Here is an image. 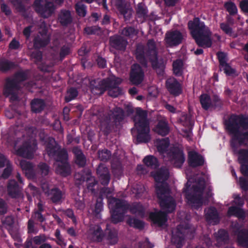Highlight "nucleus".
<instances>
[{"label":"nucleus","mask_w":248,"mask_h":248,"mask_svg":"<svg viewBox=\"0 0 248 248\" xmlns=\"http://www.w3.org/2000/svg\"><path fill=\"white\" fill-rule=\"evenodd\" d=\"M220 68V70H223L224 73L227 76H236V70L235 69L232 68L229 63H227Z\"/></svg>","instance_id":"13d9d810"},{"label":"nucleus","mask_w":248,"mask_h":248,"mask_svg":"<svg viewBox=\"0 0 248 248\" xmlns=\"http://www.w3.org/2000/svg\"><path fill=\"white\" fill-rule=\"evenodd\" d=\"M120 32L122 35L129 37H133L137 33L135 28L131 26H126Z\"/></svg>","instance_id":"5fc2aeb1"},{"label":"nucleus","mask_w":248,"mask_h":248,"mask_svg":"<svg viewBox=\"0 0 248 248\" xmlns=\"http://www.w3.org/2000/svg\"><path fill=\"white\" fill-rule=\"evenodd\" d=\"M91 172L88 171L85 173H78L75 176V183L77 185H82L84 182H87Z\"/></svg>","instance_id":"603ef678"},{"label":"nucleus","mask_w":248,"mask_h":248,"mask_svg":"<svg viewBox=\"0 0 248 248\" xmlns=\"http://www.w3.org/2000/svg\"><path fill=\"white\" fill-rule=\"evenodd\" d=\"M72 152L75 155V163L79 167H84L86 164V157L78 147H74Z\"/></svg>","instance_id":"473e14b6"},{"label":"nucleus","mask_w":248,"mask_h":248,"mask_svg":"<svg viewBox=\"0 0 248 248\" xmlns=\"http://www.w3.org/2000/svg\"><path fill=\"white\" fill-rule=\"evenodd\" d=\"M105 231L99 225H94L90 229L89 236L93 242L101 243L104 240Z\"/></svg>","instance_id":"a878e982"},{"label":"nucleus","mask_w":248,"mask_h":248,"mask_svg":"<svg viewBox=\"0 0 248 248\" xmlns=\"http://www.w3.org/2000/svg\"><path fill=\"white\" fill-rule=\"evenodd\" d=\"M167 170L160 169L155 174L154 178L156 182L160 184L155 187L157 198L162 209L171 213L175 210L176 203L174 199L170 196V189L169 185L165 182L169 178Z\"/></svg>","instance_id":"f03ea898"},{"label":"nucleus","mask_w":248,"mask_h":248,"mask_svg":"<svg viewBox=\"0 0 248 248\" xmlns=\"http://www.w3.org/2000/svg\"><path fill=\"white\" fill-rule=\"evenodd\" d=\"M237 241L239 246L245 247L248 246V230L242 229L241 232L236 235Z\"/></svg>","instance_id":"79ce46f5"},{"label":"nucleus","mask_w":248,"mask_h":248,"mask_svg":"<svg viewBox=\"0 0 248 248\" xmlns=\"http://www.w3.org/2000/svg\"><path fill=\"white\" fill-rule=\"evenodd\" d=\"M144 78V72L142 67L138 63L133 64L129 73V81L133 85H138L141 83Z\"/></svg>","instance_id":"2eb2a0df"},{"label":"nucleus","mask_w":248,"mask_h":248,"mask_svg":"<svg viewBox=\"0 0 248 248\" xmlns=\"http://www.w3.org/2000/svg\"><path fill=\"white\" fill-rule=\"evenodd\" d=\"M184 62L182 59H177L172 62L173 74L176 77H181L183 74Z\"/></svg>","instance_id":"a19ab883"},{"label":"nucleus","mask_w":248,"mask_h":248,"mask_svg":"<svg viewBox=\"0 0 248 248\" xmlns=\"http://www.w3.org/2000/svg\"><path fill=\"white\" fill-rule=\"evenodd\" d=\"M108 204L112 222L117 224L123 221L124 215L128 210L129 203L124 200L110 197L108 199Z\"/></svg>","instance_id":"423d86ee"},{"label":"nucleus","mask_w":248,"mask_h":248,"mask_svg":"<svg viewBox=\"0 0 248 248\" xmlns=\"http://www.w3.org/2000/svg\"><path fill=\"white\" fill-rule=\"evenodd\" d=\"M217 240L218 242L227 244L229 240V235L228 232L224 229H220L218 231Z\"/></svg>","instance_id":"8fccbe9b"},{"label":"nucleus","mask_w":248,"mask_h":248,"mask_svg":"<svg viewBox=\"0 0 248 248\" xmlns=\"http://www.w3.org/2000/svg\"><path fill=\"white\" fill-rule=\"evenodd\" d=\"M169 156L174 167L180 169L182 167L186 159L182 148L179 147L172 148L170 151Z\"/></svg>","instance_id":"dca6fc26"},{"label":"nucleus","mask_w":248,"mask_h":248,"mask_svg":"<svg viewBox=\"0 0 248 248\" xmlns=\"http://www.w3.org/2000/svg\"><path fill=\"white\" fill-rule=\"evenodd\" d=\"M50 41V35L48 33L46 28L39 31L33 40V47L35 49H39L46 47Z\"/></svg>","instance_id":"f3484780"},{"label":"nucleus","mask_w":248,"mask_h":248,"mask_svg":"<svg viewBox=\"0 0 248 248\" xmlns=\"http://www.w3.org/2000/svg\"><path fill=\"white\" fill-rule=\"evenodd\" d=\"M42 189L43 192L52 203L56 205L62 203L63 199V193L59 188L54 187L50 189L47 186H43Z\"/></svg>","instance_id":"4468645a"},{"label":"nucleus","mask_w":248,"mask_h":248,"mask_svg":"<svg viewBox=\"0 0 248 248\" xmlns=\"http://www.w3.org/2000/svg\"><path fill=\"white\" fill-rule=\"evenodd\" d=\"M205 188V183L204 180H199L196 185H193L192 191L190 192L193 193H196L203 196L204 190Z\"/></svg>","instance_id":"a18cd8bd"},{"label":"nucleus","mask_w":248,"mask_h":248,"mask_svg":"<svg viewBox=\"0 0 248 248\" xmlns=\"http://www.w3.org/2000/svg\"><path fill=\"white\" fill-rule=\"evenodd\" d=\"M205 218L206 221L209 224L217 225L220 221L219 213L216 207L211 206L207 210H204Z\"/></svg>","instance_id":"393cba45"},{"label":"nucleus","mask_w":248,"mask_h":248,"mask_svg":"<svg viewBox=\"0 0 248 248\" xmlns=\"http://www.w3.org/2000/svg\"><path fill=\"white\" fill-rule=\"evenodd\" d=\"M46 103L44 100L40 98H34L31 103V111L35 113H41L45 108Z\"/></svg>","instance_id":"e433bc0d"},{"label":"nucleus","mask_w":248,"mask_h":248,"mask_svg":"<svg viewBox=\"0 0 248 248\" xmlns=\"http://www.w3.org/2000/svg\"><path fill=\"white\" fill-rule=\"evenodd\" d=\"M98 155L101 161L106 162L110 158L111 153L108 150L104 149L101 151H98Z\"/></svg>","instance_id":"4d7b16f0"},{"label":"nucleus","mask_w":248,"mask_h":248,"mask_svg":"<svg viewBox=\"0 0 248 248\" xmlns=\"http://www.w3.org/2000/svg\"><path fill=\"white\" fill-rule=\"evenodd\" d=\"M104 239L110 245H114L117 243L118 238V231L114 228H110L108 224L107 225L105 230Z\"/></svg>","instance_id":"cd10ccee"},{"label":"nucleus","mask_w":248,"mask_h":248,"mask_svg":"<svg viewBox=\"0 0 248 248\" xmlns=\"http://www.w3.org/2000/svg\"><path fill=\"white\" fill-rule=\"evenodd\" d=\"M170 145V140L168 138L157 140V149L159 152H164L166 151Z\"/></svg>","instance_id":"3c124183"},{"label":"nucleus","mask_w":248,"mask_h":248,"mask_svg":"<svg viewBox=\"0 0 248 248\" xmlns=\"http://www.w3.org/2000/svg\"><path fill=\"white\" fill-rule=\"evenodd\" d=\"M87 188L89 191H91L92 193H95L94 187L97 185L98 182L94 177L92 175V173L89 175V177L87 182Z\"/></svg>","instance_id":"864d4df0"},{"label":"nucleus","mask_w":248,"mask_h":248,"mask_svg":"<svg viewBox=\"0 0 248 248\" xmlns=\"http://www.w3.org/2000/svg\"><path fill=\"white\" fill-rule=\"evenodd\" d=\"M70 52V47L66 45H63L60 50V58L61 60H63L65 57L68 55Z\"/></svg>","instance_id":"338daca9"},{"label":"nucleus","mask_w":248,"mask_h":248,"mask_svg":"<svg viewBox=\"0 0 248 248\" xmlns=\"http://www.w3.org/2000/svg\"><path fill=\"white\" fill-rule=\"evenodd\" d=\"M227 214L229 217L234 216L242 220H244L246 218V214L244 210L237 206H231L229 207Z\"/></svg>","instance_id":"ea45409f"},{"label":"nucleus","mask_w":248,"mask_h":248,"mask_svg":"<svg viewBox=\"0 0 248 248\" xmlns=\"http://www.w3.org/2000/svg\"><path fill=\"white\" fill-rule=\"evenodd\" d=\"M143 162L147 167L153 169H156L159 166L157 158L152 155L146 156L143 159Z\"/></svg>","instance_id":"37998d69"},{"label":"nucleus","mask_w":248,"mask_h":248,"mask_svg":"<svg viewBox=\"0 0 248 248\" xmlns=\"http://www.w3.org/2000/svg\"><path fill=\"white\" fill-rule=\"evenodd\" d=\"M67 160L68 158L62 161H59L61 164H59L56 169L57 172L63 177L67 176L71 174V167Z\"/></svg>","instance_id":"c9c22d12"},{"label":"nucleus","mask_w":248,"mask_h":248,"mask_svg":"<svg viewBox=\"0 0 248 248\" xmlns=\"http://www.w3.org/2000/svg\"><path fill=\"white\" fill-rule=\"evenodd\" d=\"M128 210L132 214L143 217L145 215V208L140 202H134L131 205L129 204Z\"/></svg>","instance_id":"58836bf2"},{"label":"nucleus","mask_w":248,"mask_h":248,"mask_svg":"<svg viewBox=\"0 0 248 248\" xmlns=\"http://www.w3.org/2000/svg\"><path fill=\"white\" fill-rule=\"evenodd\" d=\"M45 151L48 156L56 161H62L68 157L66 150L62 148L53 138L49 137L46 141Z\"/></svg>","instance_id":"6e6552de"},{"label":"nucleus","mask_w":248,"mask_h":248,"mask_svg":"<svg viewBox=\"0 0 248 248\" xmlns=\"http://www.w3.org/2000/svg\"><path fill=\"white\" fill-rule=\"evenodd\" d=\"M17 64L15 62L11 61L6 58L0 59V72L2 73H7L10 71L16 69Z\"/></svg>","instance_id":"2f4dec72"},{"label":"nucleus","mask_w":248,"mask_h":248,"mask_svg":"<svg viewBox=\"0 0 248 248\" xmlns=\"http://www.w3.org/2000/svg\"><path fill=\"white\" fill-rule=\"evenodd\" d=\"M62 213L67 217L71 219L73 223L76 225L78 224L77 217L74 214V211L71 208L63 209L62 210Z\"/></svg>","instance_id":"bf43d9fd"},{"label":"nucleus","mask_w":248,"mask_h":248,"mask_svg":"<svg viewBox=\"0 0 248 248\" xmlns=\"http://www.w3.org/2000/svg\"><path fill=\"white\" fill-rule=\"evenodd\" d=\"M183 35L178 30H172L167 31L165 34L166 44L172 47L178 46L182 43Z\"/></svg>","instance_id":"aec40b11"},{"label":"nucleus","mask_w":248,"mask_h":248,"mask_svg":"<svg viewBox=\"0 0 248 248\" xmlns=\"http://www.w3.org/2000/svg\"><path fill=\"white\" fill-rule=\"evenodd\" d=\"M165 86L170 94L174 97L179 96L183 93L182 84L174 77L167 78Z\"/></svg>","instance_id":"6ab92c4d"},{"label":"nucleus","mask_w":248,"mask_h":248,"mask_svg":"<svg viewBox=\"0 0 248 248\" xmlns=\"http://www.w3.org/2000/svg\"><path fill=\"white\" fill-rule=\"evenodd\" d=\"M163 210V209H162ZM175 210L173 211V212ZM167 213H170L164 210L163 211L156 212H151L149 214V217L153 222L159 226H162L167 221ZM171 213V212L170 213Z\"/></svg>","instance_id":"b1692460"},{"label":"nucleus","mask_w":248,"mask_h":248,"mask_svg":"<svg viewBox=\"0 0 248 248\" xmlns=\"http://www.w3.org/2000/svg\"><path fill=\"white\" fill-rule=\"evenodd\" d=\"M192 38L200 47H210L212 45V32L200 18L195 17L187 23Z\"/></svg>","instance_id":"20e7f679"},{"label":"nucleus","mask_w":248,"mask_h":248,"mask_svg":"<svg viewBox=\"0 0 248 248\" xmlns=\"http://www.w3.org/2000/svg\"><path fill=\"white\" fill-rule=\"evenodd\" d=\"M110 116L108 114H104L100 119L101 129L104 131L105 135H108L110 132Z\"/></svg>","instance_id":"4c0bfd02"},{"label":"nucleus","mask_w":248,"mask_h":248,"mask_svg":"<svg viewBox=\"0 0 248 248\" xmlns=\"http://www.w3.org/2000/svg\"><path fill=\"white\" fill-rule=\"evenodd\" d=\"M205 160L203 156L198 152L191 150L188 152L187 163L192 168H196L203 166Z\"/></svg>","instance_id":"4be33fe9"},{"label":"nucleus","mask_w":248,"mask_h":248,"mask_svg":"<svg viewBox=\"0 0 248 248\" xmlns=\"http://www.w3.org/2000/svg\"><path fill=\"white\" fill-rule=\"evenodd\" d=\"M185 238L184 230L177 227L176 232L172 233L171 241L177 248H181L183 245Z\"/></svg>","instance_id":"7c9ffc66"},{"label":"nucleus","mask_w":248,"mask_h":248,"mask_svg":"<svg viewBox=\"0 0 248 248\" xmlns=\"http://www.w3.org/2000/svg\"><path fill=\"white\" fill-rule=\"evenodd\" d=\"M28 70H20L16 72L13 78H7L3 89V94L8 96L13 95L16 90L19 89V84L27 80L29 78Z\"/></svg>","instance_id":"0eeeda50"},{"label":"nucleus","mask_w":248,"mask_h":248,"mask_svg":"<svg viewBox=\"0 0 248 248\" xmlns=\"http://www.w3.org/2000/svg\"><path fill=\"white\" fill-rule=\"evenodd\" d=\"M112 84L110 78H108L100 80L99 79L90 80V87L92 93L97 94H102L108 89V86Z\"/></svg>","instance_id":"ddd939ff"},{"label":"nucleus","mask_w":248,"mask_h":248,"mask_svg":"<svg viewBox=\"0 0 248 248\" xmlns=\"http://www.w3.org/2000/svg\"><path fill=\"white\" fill-rule=\"evenodd\" d=\"M42 0H35L33 3L34 9L41 17L47 18L54 13L55 7L51 2L47 1L45 4H42Z\"/></svg>","instance_id":"f8f14e48"},{"label":"nucleus","mask_w":248,"mask_h":248,"mask_svg":"<svg viewBox=\"0 0 248 248\" xmlns=\"http://www.w3.org/2000/svg\"><path fill=\"white\" fill-rule=\"evenodd\" d=\"M228 119L226 120L224 122V124L226 126V130L228 131L229 133L232 135L231 139L230 140V145L232 147L234 154H237L238 155V160L239 163L240 164V166H242V165H247L248 164V149H241L239 150H237L238 146H245L248 147V145H241L239 143V141L237 140H233V137L234 135V134L230 132L229 129H228Z\"/></svg>","instance_id":"1a4fd4ad"},{"label":"nucleus","mask_w":248,"mask_h":248,"mask_svg":"<svg viewBox=\"0 0 248 248\" xmlns=\"http://www.w3.org/2000/svg\"><path fill=\"white\" fill-rule=\"evenodd\" d=\"M37 169L39 170L43 176H46L48 175L49 171V167L46 163L44 162H40L37 166Z\"/></svg>","instance_id":"680f3d73"},{"label":"nucleus","mask_w":248,"mask_h":248,"mask_svg":"<svg viewBox=\"0 0 248 248\" xmlns=\"http://www.w3.org/2000/svg\"><path fill=\"white\" fill-rule=\"evenodd\" d=\"M136 112L138 116L137 121H135L134 124L137 132L136 143H147L151 140L147 112L140 108H137Z\"/></svg>","instance_id":"39448f33"},{"label":"nucleus","mask_w":248,"mask_h":248,"mask_svg":"<svg viewBox=\"0 0 248 248\" xmlns=\"http://www.w3.org/2000/svg\"><path fill=\"white\" fill-rule=\"evenodd\" d=\"M78 95V92L77 88L75 87H70L67 89L64 101L66 103H68L71 101L74 100Z\"/></svg>","instance_id":"de8ad7c7"},{"label":"nucleus","mask_w":248,"mask_h":248,"mask_svg":"<svg viewBox=\"0 0 248 248\" xmlns=\"http://www.w3.org/2000/svg\"><path fill=\"white\" fill-rule=\"evenodd\" d=\"M75 9L77 14L81 17L86 15V6L81 2L77 3L75 5Z\"/></svg>","instance_id":"052dcab7"},{"label":"nucleus","mask_w":248,"mask_h":248,"mask_svg":"<svg viewBox=\"0 0 248 248\" xmlns=\"http://www.w3.org/2000/svg\"><path fill=\"white\" fill-rule=\"evenodd\" d=\"M58 20L62 27H67L71 25L73 18L70 11L66 9L61 10L58 16Z\"/></svg>","instance_id":"c85d7f7f"},{"label":"nucleus","mask_w":248,"mask_h":248,"mask_svg":"<svg viewBox=\"0 0 248 248\" xmlns=\"http://www.w3.org/2000/svg\"><path fill=\"white\" fill-rule=\"evenodd\" d=\"M112 84L108 86V93L109 96L115 98L122 94V89L118 86L121 83L122 80L120 78H111Z\"/></svg>","instance_id":"bb28decb"},{"label":"nucleus","mask_w":248,"mask_h":248,"mask_svg":"<svg viewBox=\"0 0 248 248\" xmlns=\"http://www.w3.org/2000/svg\"><path fill=\"white\" fill-rule=\"evenodd\" d=\"M28 232L29 233H37V229L35 226L34 220L31 218L29 219L27 224Z\"/></svg>","instance_id":"69168bd1"},{"label":"nucleus","mask_w":248,"mask_h":248,"mask_svg":"<svg viewBox=\"0 0 248 248\" xmlns=\"http://www.w3.org/2000/svg\"><path fill=\"white\" fill-rule=\"evenodd\" d=\"M224 7L231 16H234L237 13V8L234 3L228 1L225 3Z\"/></svg>","instance_id":"6e6d98bb"},{"label":"nucleus","mask_w":248,"mask_h":248,"mask_svg":"<svg viewBox=\"0 0 248 248\" xmlns=\"http://www.w3.org/2000/svg\"><path fill=\"white\" fill-rule=\"evenodd\" d=\"M96 172L98 177L110 173L108 168L105 166V165L102 163H100L98 165L96 169Z\"/></svg>","instance_id":"e2e57ef3"},{"label":"nucleus","mask_w":248,"mask_h":248,"mask_svg":"<svg viewBox=\"0 0 248 248\" xmlns=\"http://www.w3.org/2000/svg\"><path fill=\"white\" fill-rule=\"evenodd\" d=\"M101 28L97 26L86 27L84 28V32L88 35L97 34L100 31Z\"/></svg>","instance_id":"0e129e2a"},{"label":"nucleus","mask_w":248,"mask_h":248,"mask_svg":"<svg viewBox=\"0 0 248 248\" xmlns=\"http://www.w3.org/2000/svg\"><path fill=\"white\" fill-rule=\"evenodd\" d=\"M170 130L168 122L165 120H161L158 122L155 131L158 135L164 137L169 134Z\"/></svg>","instance_id":"f704fd0d"},{"label":"nucleus","mask_w":248,"mask_h":248,"mask_svg":"<svg viewBox=\"0 0 248 248\" xmlns=\"http://www.w3.org/2000/svg\"><path fill=\"white\" fill-rule=\"evenodd\" d=\"M112 117L115 123L122 122L124 118V111L120 108L116 107L112 111Z\"/></svg>","instance_id":"c03bdc74"},{"label":"nucleus","mask_w":248,"mask_h":248,"mask_svg":"<svg viewBox=\"0 0 248 248\" xmlns=\"http://www.w3.org/2000/svg\"><path fill=\"white\" fill-rule=\"evenodd\" d=\"M117 7L121 15L123 16L124 20H129L132 15V9L122 1L117 3Z\"/></svg>","instance_id":"72a5a7b5"},{"label":"nucleus","mask_w":248,"mask_h":248,"mask_svg":"<svg viewBox=\"0 0 248 248\" xmlns=\"http://www.w3.org/2000/svg\"><path fill=\"white\" fill-rule=\"evenodd\" d=\"M238 183L241 189L244 191H248V180L244 177L239 178Z\"/></svg>","instance_id":"774afa93"},{"label":"nucleus","mask_w":248,"mask_h":248,"mask_svg":"<svg viewBox=\"0 0 248 248\" xmlns=\"http://www.w3.org/2000/svg\"><path fill=\"white\" fill-rule=\"evenodd\" d=\"M188 183H186L185 190L186 198L187 200V203L195 209L198 210L202 207L203 204V196L196 193H193L190 192L188 189Z\"/></svg>","instance_id":"a211bd4d"},{"label":"nucleus","mask_w":248,"mask_h":248,"mask_svg":"<svg viewBox=\"0 0 248 248\" xmlns=\"http://www.w3.org/2000/svg\"><path fill=\"white\" fill-rule=\"evenodd\" d=\"M19 164L28 178L34 179L35 178L36 173L34 170V165L32 163L22 159L20 161Z\"/></svg>","instance_id":"c756f323"},{"label":"nucleus","mask_w":248,"mask_h":248,"mask_svg":"<svg viewBox=\"0 0 248 248\" xmlns=\"http://www.w3.org/2000/svg\"><path fill=\"white\" fill-rule=\"evenodd\" d=\"M109 43L111 47L117 50L124 51L126 48L127 41L122 36L115 34L109 37Z\"/></svg>","instance_id":"5701e85b"},{"label":"nucleus","mask_w":248,"mask_h":248,"mask_svg":"<svg viewBox=\"0 0 248 248\" xmlns=\"http://www.w3.org/2000/svg\"><path fill=\"white\" fill-rule=\"evenodd\" d=\"M228 129L234 134L233 140L240 144L248 145V116L245 114H232L228 117Z\"/></svg>","instance_id":"7ed1b4c3"},{"label":"nucleus","mask_w":248,"mask_h":248,"mask_svg":"<svg viewBox=\"0 0 248 248\" xmlns=\"http://www.w3.org/2000/svg\"><path fill=\"white\" fill-rule=\"evenodd\" d=\"M199 100L202 108L204 110H208L210 108L222 109L223 102L217 94H214L211 98L207 93H202L199 97Z\"/></svg>","instance_id":"9d476101"},{"label":"nucleus","mask_w":248,"mask_h":248,"mask_svg":"<svg viewBox=\"0 0 248 248\" xmlns=\"http://www.w3.org/2000/svg\"><path fill=\"white\" fill-rule=\"evenodd\" d=\"M126 222L129 226L135 229L142 230L144 227V222L143 221L135 217L129 218L127 220Z\"/></svg>","instance_id":"09e8293b"},{"label":"nucleus","mask_w":248,"mask_h":248,"mask_svg":"<svg viewBox=\"0 0 248 248\" xmlns=\"http://www.w3.org/2000/svg\"><path fill=\"white\" fill-rule=\"evenodd\" d=\"M37 149V144L35 140H28L24 142L16 151V154L24 158L31 159L33 157L34 153Z\"/></svg>","instance_id":"9b49d317"},{"label":"nucleus","mask_w":248,"mask_h":248,"mask_svg":"<svg viewBox=\"0 0 248 248\" xmlns=\"http://www.w3.org/2000/svg\"><path fill=\"white\" fill-rule=\"evenodd\" d=\"M135 55L138 62L143 67L147 68L149 61L157 74L160 76H163L166 64L163 60H158L156 44L153 39L148 40L146 46L138 44Z\"/></svg>","instance_id":"f257e3e1"},{"label":"nucleus","mask_w":248,"mask_h":248,"mask_svg":"<svg viewBox=\"0 0 248 248\" xmlns=\"http://www.w3.org/2000/svg\"><path fill=\"white\" fill-rule=\"evenodd\" d=\"M22 187L23 185L19 184L15 179H10L7 185V193L12 198H19L22 196Z\"/></svg>","instance_id":"412c9836"},{"label":"nucleus","mask_w":248,"mask_h":248,"mask_svg":"<svg viewBox=\"0 0 248 248\" xmlns=\"http://www.w3.org/2000/svg\"><path fill=\"white\" fill-rule=\"evenodd\" d=\"M136 14L138 17L146 18L148 16V10L144 3L140 2L138 4L136 8Z\"/></svg>","instance_id":"49530a36"}]
</instances>
